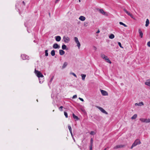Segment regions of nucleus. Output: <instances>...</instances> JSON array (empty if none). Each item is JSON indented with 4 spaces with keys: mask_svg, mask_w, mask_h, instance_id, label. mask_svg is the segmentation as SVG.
I'll return each mask as SVG.
<instances>
[{
    "mask_svg": "<svg viewBox=\"0 0 150 150\" xmlns=\"http://www.w3.org/2000/svg\"><path fill=\"white\" fill-rule=\"evenodd\" d=\"M59 1V0H56V1H55V3H57L58 1Z\"/></svg>",
    "mask_w": 150,
    "mask_h": 150,
    "instance_id": "obj_49",
    "label": "nucleus"
},
{
    "mask_svg": "<svg viewBox=\"0 0 150 150\" xmlns=\"http://www.w3.org/2000/svg\"><path fill=\"white\" fill-rule=\"evenodd\" d=\"M72 137L73 139L74 142H75V139L74 138V137Z\"/></svg>",
    "mask_w": 150,
    "mask_h": 150,
    "instance_id": "obj_51",
    "label": "nucleus"
},
{
    "mask_svg": "<svg viewBox=\"0 0 150 150\" xmlns=\"http://www.w3.org/2000/svg\"><path fill=\"white\" fill-rule=\"evenodd\" d=\"M90 146H93V140L92 138H91V139L90 141Z\"/></svg>",
    "mask_w": 150,
    "mask_h": 150,
    "instance_id": "obj_34",
    "label": "nucleus"
},
{
    "mask_svg": "<svg viewBox=\"0 0 150 150\" xmlns=\"http://www.w3.org/2000/svg\"><path fill=\"white\" fill-rule=\"evenodd\" d=\"M67 47V46L65 45H63L62 46V48L63 50H66Z\"/></svg>",
    "mask_w": 150,
    "mask_h": 150,
    "instance_id": "obj_24",
    "label": "nucleus"
},
{
    "mask_svg": "<svg viewBox=\"0 0 150 150\" xmlns=\"http://www.w3.org/2000/svg\"><path fill=\"white\" fill-rule=\"evenodd\" d=\"M70 132V133L71 134V135L72 137H73V134H72V130L71 131V132Z\"/></svg>",
    "mask_w": 150,
    "mask_h": 150,
    "instance_id": "obj_47",
    "label": "nucleus"
},
{
    "mask_svg": "<svg viewBox=\"0 0 150 150\" xmlns=\"http://www.w3.org/2000/svg\"><path fill=\"white\" fill-rule=\"evenodd\" d=\"M35 72L37 76L38 77L40 78V77H41L42 78H44V76L42 75V74L39 71L37 70L36 69H35Z\"/></svg>",
    "mask_w": 150,
    "mask_h": 150,
    "instance_id": "obj_2",
    "label": "nucleus"
},
{
    "mask_svg": "<svg viewBox=\"0 0 150 150\" xmlns=\"http://www.w3.org/2000/svg\"><path fill=\"white\" fill-rule=\"evenodd\" d=\"M118 45L120 47L122 48H123V47L122 46L121 43L120 42H118Z\"/></svg>",
    "mask_w": 150,
    "mask_h": 150,
    "instance_id": "obj_36",
    "label": "nucleus"
},
{
    "mask_svg": "<svg viewBox=\"0 0 150 150\" xmlns=\"http://www.w3.org/2000/svg\"><path fill=\"white\" fill-rule=\"evenodd\" d=\"M141 144V142L140 140L139 139H137L135 140L134 142L133 143L130 148L132 149L133 147L136 146L138 144Z\"/></svg>",
    "mask_w": 150,
    "mask_h": 150,
    "instance_id": "obj_1",
    "label": "nucleus"
},
{
    "mask_svg": "<svg viewBox=\"0 0 150 150\" xmlns=\"http://www.w3.org/2000/svg\"><path fill=\"white\" fill-rule=\"evenodd\" d=\"M79 99L81 100V101H84V100H83V99L81 98H79Z\"/></svg>",
    "mask_w": 150,
    "mask_h": 150,
    "instance_id": "obj_46",
    "label": "nucleus"
},
{
    "mask_svg": "<svg viewBox=\"0 0 150 150\" xmlns=\"http://www.w3.org/2000/svg\"><path fill=\"white\" fill-rule=\"evenodd\" d=\"M51 54L52 56H53L55 55V52L54 50H52L51 52Z\"/></svg>",
    "mask_w": 150,
    "mask_h": 150,
    "instance_id": "obj_21",
    "label": "nucleus"
},
{
    "mask_svg": "<svg viewBox=\"0 0 150 150\" xmlns=\"http://www.w3.org/2000/svg\"><path fill=\"white\" fill-rule=\"evenodd\" d=\"M64 115L66 118L68 117V115L67 112H64Z\"/></svg>",
    "mask_w": 150,
    "mask_h": 150,
    "instance_id": "obj_37",
    "label": "nucleus"
},
{
    "mask_svg": "<svg viewBox=\"0 0 150 150\" xmlns=\"http://www.w3.org/2000/svg\"><path fill=\"white\" fill-rule=\"evenodd\" d=\"M79 19L81 21H83L85 20L86 18L83 16H81L79 17Z\"/></svg>",
    "mask_w": 150,
    "mask_h": 150,
    "instance_id": "obj_13",
    "label": "nucleus"
},
{
    "mask_svg": "<svg viewBox=\"0 0 150 150\" xmlns=\"http://www.w3.org/2000/svg\"><path fill=\"white\" fill-rule=\"evenodd\" d=\"M88 23L85 22L84 24V26L85 27H87L88 26Z\"/></svg>",
    "mask_w": 150,
    "mask_h": 150,
    "instance_id": "obj_38",
    "label": "nucleus"
},
{
    "mask_svg": "<svg viewBox=\"0 0 150 150\" xmlns=\"http://www.w3.org/2000/svg\"><path fill=\"white\" fill-rule=\"evenodd\" d=\"M114 37H115L114 35L113 34H111L109 35V38L110 39H111L114 38Z\"/></svg>",
    "mask_w": 150,
    "mask_h": 150,
    "instance_id": "obj_22",
    "label": "nucleus"
},
{
    "mask_svg": "<svg viewBox=\"0 0 150 150\" xmlns=\"http://www.w3.org/2000/svg\"><path fill=\"white\" fill-rule=\"evenodd\" d=\"M53 47L54 48L57 49L59 48L60 47V46L57 43H54L53 46Z\"/></svg>",
    "mask_w": 150,
    "mask_h": 150,
    "instance_id": "obj_9",
    "label": "nucleus"
},
{
    "mask_svg": "<svg viewBox=\"0 0 150 150\" xmlns=\"http://www.w3.org/2000/svg\"><path fill=\"white\" fill-rule=\"evenodd\" d=\"M77 97V96L76 95H74L73 96L72 98L73 99L75 98H76Z\"/></svg>",
    "mask_w": 150,
    "mask_h": 150,
    "instance_id": "obj_44",
    "label": "nucleus"
},
{
    "mask_svg": "<svg viewBox=\"0 0 150 150\" xmlns=\"http://www.w3.org/2000/svg\"><path fill=\"white\" fill-rule=\"evenodd\" d=\"M21 57L23 60L28 59L29 57L28 56L25 54H22Z\"/></svg>",
    "mask_w": 150,
    "mask_h": 150,
    "instance_id": "obj_7",
    "label": "nucleus"
},
{
    "mask_svg": "<svg viewBox=\"0 0 150 150\" xmlns=\"http://www.w3.org/2000/svg\"><path fill=\"white\" fill-rule=\"evenodd\" d=\"M123 10L127 15L130 16L132 18H133V16L128 11H127L124 8L123 9Z\"/></svg>",
    "mask_w": 150,
    "mask_h": 150,
    "instance_id": "obj_8",
    "label": "nucleus"
},
{
    "mask_svg": "<svg viewBox=\"0 0 150 150\" xmlns=\"http://www.w3.org/2000/svg\"><path fill=\"white\" fill-rule=\"evenodd\" d=\"M137 117V114H134V115L131 118L132 119H136Z\"/></svg>",
    "mask_w": 150,
    "mask_h": 150,
    "instance_id": "obj_26",
    "label": "nucleus"
},
{
    "mask_svg": "<svg viewBox=\"0 0 150 150\" xmlns=\"http://www.w3.org/2000/svg\"><path fill=\"white\" fill-rule=\"evenodd\" d=\"M59 54L61 55H64L65 53V52L62 50H59Z\"/></svg>",
    "mask_w": 150,
    "mask_h": 150,
    "instance_id": "obj_15",
    "label": "nucleus"
},
{
    "mask_svg": "<svg viewBox=\"0 0 150 150\" xmlns=\"http://www.w3.org/2000/svg\"><path fill=\"white\" fill-rule=\"evenodd\" d=\"M97 108L98 109H99L103 113H105L106 114H108V112L106 111L103 108L100 107H97Z\"/></svg>",
    "mask_w": 150,
    "mask_h": 150,
    "instance_id": "obj_5",
    "label": "nucleus"
},
{
    "mask_svg": "<svg viewBox=\"0 0 150 150\" xmlns=\"http://www.w3.org/2000/svg\"><path fill=\"white\" fill-rule=\"evenodd\" d=\"M139 36L141 38H142L143 37V33L141 31V29H139Z\"/></svg>",
    "mask_w": 150,
    "mask_h": 150,
    "instance_id": "obj_14",
    "label": "nucleus"
},
{
    "mask_svg": "<svg viewBox=\"0 0 150 150\" xmlns=\"http://www.w3.org/2000/svg\"><path fill=\"white\" fill-rule=\"evenodd\" d=\"M92 146H89V150H92Z\"/></svg>",
    "mask_w": 150,
    "mask_h": 150,
    "instance_id": "obj_45",
    "label": "nucleus"
},
{
    "mask_svg": "<svg viewBox=\"0 0 150 150\" xmlns=\"http://www.w3.org/2000/svg\"><path fill=\"white\" fill-rule=\"evenodd\" d=\"M68 128H69V131L71 132V131L72 130H71V127L70 126V125H68Z\"/></svg>",
    "mask_w": 150,
    "mask_h": 150,
    "instance_id": "obj_35",
    "label": "nucleus"
},
{
    "mask_svg": "<svg viewBox=\"0 0 150 150\" xmlns=\"http://www.w3.org/2000/svg\"><path fill=\"white\" fill-rule=\"evenodd\" d=\"M100 32V30H98L96 32V33H98Z\"/></svg>",
    "mask_w": 150,
    "mask_h": 150,
    "instance_id": "obj_48",
    "label": "nucleus"
},
{
    "mask_svg": "<svg viewBox=\"0 0 150 150\" xmlns=\"http://www.w3.org/2000/svg\"><path fill=\"white\" fill-rule=\"evenodd\" d=\"M100 92L103 96H106L108 95V93L105 91L103 90H100Z\"/></svg>",
    "mask_w": 150,
    "mask_h": 150,
    "instance_id": "obj_6",
    "label": "nucleus"
},
{
    "mask_svg": "<svg viewBox=\"0 0 150 150\" xmlns=\"http://www.w3.org/2000/svg\"><path fill=\"white\" fill-rule=\"evenodd\" d=\"M146 119L141 118L139 120L142 122L146 123Z\"/></svg>",
    "mask_w": 150,
    "mask_h": 150,
    "instance_id": "obj_23",
    "label": "nucleus"
},
{
    "mask_svg": "<svg viewBox=\"0 0 150 150\" xmlns=\"http://www.w3.org/2000/svg\"><path fill=\"white\" fill-rule=\"evenodd\" d=\"M124 146V145H117L116 146H115L114 148V149H116L119 148H122Z\"/></svg>",
    "mask_w": 150,
    "mask_h": 150,
    "instance_id": "obj_11",
    "label": "nucleus"
},
{
    "mask_svg": "<svg viewBox=\"0 0 150 150\" xmlns=\"http://www.w3.org/2000/svg\"><path fill=\"white\" fill-rule=\"evenodd\" d=\"M23 4V5L25 6V2H24V1H23V2H22Z\"/></svg>",
    "mask_w": 150,
    "mask_h": 150,
    "instance_id": "obj_50",
    "label": "nucleus"
},
{
    "mask_svg": "<svg viewBox=\"0 0 150 150\" xmlns=\"http://www.w3.org/2000/svg\"><path fill=\"white\" fill-rule=\"evenodd\" d=\"M95 134V133L93 131H91V132L90 133V134H91V135H94Z\"/></svg>",
    "mask_w": 150,
    "mask_h": 150,
    "instance_id": "obj_39",
    "label": "nucleus"
},
{
    "mask_svg": "<svg viewBox=\"0 0 150 150\" xmlns=\"http://www.w3.org/2000/svg\"><path fill=\"white\" fill-rule=\"evenodd\" d=\"M146 23L145 24V26L146 27H147L148 26V25L149 23V21L148 19H146Z\"/></svg>",
    "mask_w": 150,
    "mask_h": 150,
    "instance_id": "obj_20",
    "label": "nucleus"
},
{
    "mask_svg": "<svg viewBox=\"0 0 150 150\" xmlns=\"http://www.w3.org/2000/svg\"><path fill=\"white\" fill-rule=\"evenodd\" d=\"M150 122V119H146V123H148Z\"/></svg>",
    "mask_w": 150,
    "mask_h": 150,
    "instance_id": "obj_33",
    "label": "nucleus"
},
{
    "mask_svg": "<svg viewBox=\"0 0 150 150\" xmlns=\"http://www.w3.org/2000/svg\"><path fill=\"white\" fill-rule=\"evenodd\" d=\"M81 76L82 77V79L83 81H84L85 79V77H86V75L83 74H81Z\"/></svg>",
    "mask_w": 150,
    "mask_h": 150,
    "instance_id": "obj_16",
    "label": "nucleus"
},
{
    "mask_svg": "<svg viewBox=\"0 0 150 150\" xmlns=\"http://www.w3.org/2000/svg\"><path fill=\"white\" fill-rule=\"evenodd\" d=\"M54 78V76H53V77L51 79L50 81V82L51 83L53 79Z\"/></svg>",
    "mask_w": 150,
    "mask_h": 150,
    "instance_id": "obj_42",
    "label": "nucleus"
},
{
    "mask_svg": "<svg viewBox=\"0 0 150 150\" xmlns=\"http://www.w3.org/2000/svg\"><path fill=\"white\" fill-rule=\"evenodd\" d=\"M147 45L148 47H150V41H149L147 42Z\"/></svg>",
    "mask_w": 150,
    "mask_h": 150,
    "instance_id": "obj_41",
    "label": "nucleus"
},
{
    "mask_svg": "<svg viewBox=\"0 0 150 150\" xmlns=\"http://www.w3.org/2000/svg\"><path fill=\"white\" fill-rule=\"evenodd\" d=\"M49 15L50 16V13H49Z\"/></svg>",
    "mask_w": 150,
    "mask_h": 150,
    "instance_id": "obj_54",
    "label": "nucleus"
},
{
    "mask_svg": "<svg viewBox=\"0 0 150 150\" xmlns=\"http://www.w3.org/2000/svg\"><path fill=\"white\" fill-rule=\"evenodd\" d=\"M76 44H77V46L78 49H79L80 48L81 46V45L79 42H78V43H76Z\"/></svg>",
    "mask_w": 150,
    "mask_h": 150,
    "instance_id": "obj_30",
    "label": "nucleus"
},
{
    "mask_svg": "<svg viewBox=\"0 0 150 150\" xmlns=\"http://www.w3.org/2000/svg\"><path fill=\"white\" fill-rule=\"evenodd\" d=\"M64 41L65 43H68L70 40V38L67 35H64L63 38Z\"/></svg>",
    "mask_w": 150,
    "mask_h": 150,
    "instance_id": "obj_3",
    "label": "nucleus"
},
{
    "mask_svg": "<svg viewBox=\"0 0 150 150\" xmlns=\"http://www.w3.org/2000/svg\"><path fill=\"white\" fill-rule=\"evenodd\" d=\"M74 40L76 43H78V42H79L78 38L77 37H75L74 38Z\"/></svg>",
    "mask_w": 150,
    "mask_h": 150,
    "instance_id": "obj_25",
    "label": "nucleus"
},
{
    "mask_svg": "<svg viewBox=\"0 0 150 150\" xmlns=\"http://www.w3.org/2000/svg\"><path fill=\"white\" fill-rule=\"evenodd\" d=\"M43 79H44V78H42V79H40V78L39 79V83H43Z\"/></svg>",
    "mask_w": 150,
    "mask_h": 150,
    "instance_id": "obj_31",
    "label": "nucleus"
},
{
    "mask_svg": "<svg viewBox=\"0 0 150 150\" xmlns=\"http://www.w3.org/2000/svg\"><path fill=\"white\" fill-rule=\"evenodd\" d=\"M105 60L107 62H108L109 63L111 64V62L109 60V58H106V59H105Z\"/></svg>",
    "mask_w": 150,
    "mask_h": 150,
    "instance_id": "obj_29",
    "label": "nucleus"
},
{
    "mask_svg": "<svg viewBox=\"0 0 150 150\" xmlns=\"http://www.w3.org/2000/svg\"><path fill=\"white\" fill-rule=\"evenodd\" d=\"M62 108H63V107L62 106H60L59 108L60 110L61 111H62Z\"/></svg>",
    "mask_w": 150,
    "mask_h": 150,
    "instance_id": "obj_43",
    "label": "nucleus"
},
{
    "mask_svg": "<svg viewBox=\"0 0 150 150\" xmlns=\"http://www.w3.org/2000/svg\"><path fill=\"white\" fill-rule=\"evenodd\" d=\"M73 117L74 119H76L77 120H78L79 119L78 117L75 115L74 113L73 114Z\"/></svg>",
    "mask_w": 150,
    "mask_h": 150,
    "instance_id": "obj_27",
    "label": "nucleus"
},
{
    "mask_svg": "<svg viewBox=\"0 0 150 150\" xmlns=\"http://www.w3.org/2000/svg\"><path fill=\"white\" fill-rule=\"evenodd\" d=\"M94 47V48H95V49H96V47Z\"/></svg>",
    "mask_w": 150,
    "mask_h": 150,
    "instance_id": "obj_55",
    "label": "nucleus"
},
{
    "mask_svg": "<svg viewBox=\"0 0 150 150\" xmlns=\"http://www.w3.org/2000/svg\"><path fill=\"white\" fill-rule=\"evenodd\" d=\"M71 74L72 75H73L75 77H76V78H77V76H76V74L74 73H71Z\"/></svg>",
    "mask_w": 150,
    "mask_h": 150,
    "instance_id": "obj_40",
    "label": "nucleus"
},
{
    "mask_svg": "<svg viewBox=\"0 0 150 150\" xmlns=\"http://www.w3.org/2000/svg\"><path fill=\"white\" fill-rule=\"evenodd\" d=\"M55 38L56 40L58 42L60 41L61 40V37L59 36H56L55 37Z\"/></svg>",
    "mask_w": 150,
    "mask_h": 150,
    "instance_id": "obj_10",
    "label": "nucleus"
},
{
    "mask_svg": "<svg viewBox=\"0 0 150 150\" xmlns=\"http://www.w3.org/2000/svg\"><path fill=\"white\" fill-rule=\"evenodd\" d=\"M67 65V62H65L62 67V68L64 69L65 68Z\"/></svg>",
    "mask_w": 150,
    "mask_h": 150,
    "instance_id": "obj_18",
    "label": "nucleus"
},
{
    "mask_svg": "<svg viewBox=\"0 0 150 150\" xmlns=\"http://www.w3.org/2000/svg\"><path fill=\"white\" fill-rule=\"evenodd\" d=\"M97 10L102 14L106 16H108V13L105 12L104 11L103 9H98Z\"/></svg>",
    "mask_w": 150,
    "mask_h": 150,
    "instance_id": "obj_4",
    "label": "nucleus"
},
{
    "mask_svg": "<svg viewBox=\"0 0 150 150\" xmlns=\"http://www.w3.org/2000/svg\"><path fill=\"white\" fill-rule=\"evenodd\" d=\"M144 105V103L142 102L139 103H135V105L136 106H141L142 105Z\"/></svg>",
    "mask_w": 150,
    "mask_h": 150,
    "instance_id": "obj_12",
    "label": "nucleus"
},
{
    "mask_svg": "<svg viewBox=\"0 0 150 150\" xmlns=\"http://www.w3.org/2000/svg\"><path fill=\"white\" fill-rule=\"evenodd\" d=\"M119 23H120V25H123L125 27H127V25L126 24H125L124 23H123L122 22H119Z\"/></svg>",
    "mask_w": 150,
    "mask_h": 150,
    "instance_id": "obj_28",
    "label": "nucleus"
},
{
    "mask_svg": "<svg viewBox=\"0 0 150 150\" xmlns=\"http://www.w3.org/2000/svg\"><path fill=\"white\" fill-rule=\"evenodd\" d=\"M45 55L46 56H48V50H45Z\"/></svg>",
    "mask_w": 150,
    "mask_h": 150,
    "instance_id": "obj_32",
    "label": "nucleus"
},
{
    "mask_svg": "<svg viewBox=\"0 0 150 150\" xmlns=\"http://www.w3.org/2000/svg\"><path fill=\"white\" fill-rule=\"evenodd\" d=\"M79 0V2H81V0Z\"/></svg>",
    "mask_w": 150,
    "mask_h": 150,
    "instance_id": "obj_52",
    "label": "nucleus"
},
{
    "mask_svg": "<svg viewBox=\"0 0 150 150\" xmlns=\"http://www.w3.org/2000/svg\"><path fill=\"white\" fill-rule=\"evenodd\" d=\"M146 85L150 86V80H147L145 83Z\"/></svg>",
    "mask_w": 150,
    "mask_h": 150,
    "instance_id": "obj_17",
    "label": "nucleus"
},
{
    "mask_svg": "<svg viewBox=\"0 0 150 150\" xmlns=\"http://www.w3.org/2000/svg\"><path fill=\"white\" fill-rule=\"evenodd\" d=\"M106 148H105V149H104V150H106Z\"/></svg>",
    "mask_w": 150,
    "mask_h": 150,
    "instance_id": "obj_53",
    "label": "nucleus"
},
{
    "mask_svg": "<svg viewBox=\"0 0 150 150\" xmlns=\"http://www.w3.org/2000/svg\"><path fill=\"white\" fill-rule=\"evenodd\" d=\"M101 57L102 58L105 59V60L106 59V58H107L108 57L106 56H105L104 54H102L101 55Z\"/></svg>",
    "mask_w": 150,
    "mask_h": 150,
    "instance_id": "obj_19",
    "label": "nucleus"
}]
</instances>
